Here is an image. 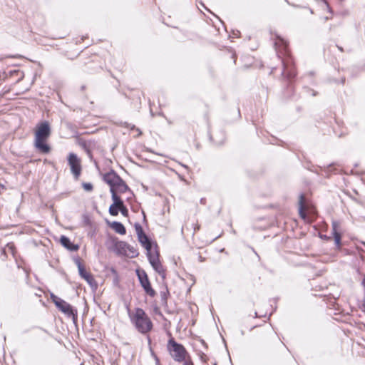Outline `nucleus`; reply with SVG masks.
<instances>
[{"label":"nucleus","mask_w":365,"mask_h":365,"mask_svg":"<svg viewBox=\"0 0 365 365\" xmlns=\"http://www.w3.org/2000/svg\"><path fill=\"white\" fill-rule=\"evenodd\" d=\"M251 332L256 346L261 351L276 354L284 351V345L270 324L264 322L261 325L254 326Z\"/></svg>","instance_id":"obj_1"},{"label":"nucleus","mask_w":365,"mask_h":365,"mask_svg":"<svg viewBox=\"0 0 365 365\" xmlns=\"http://www.w3.org/2000/svg\"><path fill=\"white\" fill-rule=\"evenodd\" d=\"M51 134V126L48 121L36 125L34 130V146L39 153L48 154L51 152V147L48 143Z\"/></svg>","instance_id":"obj_2"},{"label":"nucleus","mask_w":365,"mask_h":365,"mask_svg":"<svg viewBox=\"0 0 365 365\" xmlns=\"http://www.w3.org/2000/svg\"><path fill=\"white\" fill-rule=\"evenodd\" d=\"M128 316L135 329L142 334H149L153 329V323L147 313L140 307L128 311Z\"/></svg>","instance_id":"obj_3"},{"label":"nucleus","mask_w":365,"mask_h":365,"mask_svg":"<svg viewBox=\"0 0 365 365\" xmlns=\"http://www.w3.org/2000/svg\"><path fill=\"white\" fill-rule=\"evenodd\" d=\"M138 238L142 246L146 250L148 258L153 269L159 274L164 273L165 269L160 261L159 254L157 252L152 251V244L144 232L141 226L138 225L135 227Z\"/></svg>","instance_id":"obj_4"},{"label":"nucleus","mask_w":365,"mask_h":365,"mask_svg":"<svg viewBox=\"0 0 365 365\" xmlns=\"http://www.w3.org/2000/svg\"><path fill=\"white\" fill-rule=\"evenodd\" d=\"M298 212L305 223H312L318 217V212L313 202L302 193L299 197Z\"/></svg>","instance_id":"obj_5"},{"label":"nucleus","mask_w":365,"mask_h":365,"mask_svg":"<svg viewBox=\"0 0 365 365\" xmlns=\"http://www.w3.org/2000/svg\"><path fill=\"white\" fill-rule=\"evenodd\" d=\"M103 179L110 186L112 197H120V194H123L129 190L125 182L113 170L104 174Z\"/></svg>","instance_id":"obj_6"},{"label":"nucleus","mask_w":365,"mask_h":365,"mask_svg":"<svg viewBox=\"0 0 365 365\" xmlns=\"http://www.w3.org/2000/svg\"><path fill=\"white\" fill-rule=\"evenodd\" d=\"M167 350L172 359L178 363H182L190 355L185 347L178 343L173 336L168 341Z\"/></svg>","instance_id":"obj_7"},{"label":"nucleus","mask_w":365,"mask_h":365,"mask_svg":"<svg viewBox=\"0 0 365 365\" xmlns=\"http://www.w3.org/2000/svg\"><path fill=\"white\" fill-rule=\"evenodd\" d=\"M51 299L56 307L67 317H72L74 319L77 317V310L74 309L70 304L53 294H51Z\"/></svg>","instance_id":"obj_8"},{"label":"nucleus","mask_w":365,"mask_h":365,"mask_svg":"<svg viewBox=\"0 0 365 365\" xmlns=\"http://www.w3.org/2000/svg\"><path fill=\"white\" fill-rule=\"evenodd\" d=\"M135 273L145 292L150 297H154L156 295V292L152 287L150 281L145 271L142 269H137Z\"/></svg>","instance_id":"obj_9"},{"label":"nucleus","mask_w":365,"mask_h":365,"mask_svg":"<svg viewBox=\"0 0 365 365\" xmlns=\"http://www.w3.org/2000/svg\"><path fill=\"white\" fill-rule=\"evenodd\" d=\"M200 224L195 216L189 217L182 227V232L187 236L193 237L200 230Z\"/></svg>","instance_id":"obj_10"},{"label":"nucleus","mask_w":365,"mask_h":365,"mask_svg":"<svg viewBox=\"0 0 365 365\" xmlns=\"http://www.w3.org/2000/svg\"><path fill=\"white\" fill-rule=\"evenodd\" d=\"M68 163L71 168V172L74 178L78 180L81 174L82 165L81 160L78 155L73 153H71L68 155Z\"/></svg>","instance_id":"obj_11"},{"label":"nucleus","mask_w":365,"mask_h":365,"mask_svg":"<svg viewBox=\"0 0 365 365\" xmlns=\"http://www.w3.org/2000/svg\"><path fill=\"white\" fill-rule=\"evenodd\" d=\"M78 268L81 277L84 279L91 287L96 288L98 284L93 274L90 272L87 271L85 266L80 262H78Z\"/></svg>","instance_id":"obj_12"},{"label":"nucleus","mask_w":365,"mask_h":365,"mask_svg":"<svg viewBox=\"0 0 365 365\" xmlns=\"http://www.w3.org/2000/svg\"><path fill=\"white\" fill-rule=\"evenodd\" d=\"M344 233V230L341 227L340 222H332V235L334 237V242L338 247L341 246V236Z\"/></svg>","instance_id":"obj_13"},{"label":"nucleus","mask_w":365,"mask_h":365,"mask_svg":"<svg viewBox=\"0 0 365 365\" xmlns=\"http://www.w3.org/2000/svg\"><path fill=\"white\" fill-rule=\"evenodd\" d=\"M277 52L279 56L289 57L290 52L287 42L281 38H277L275 42Z\"/></svg>","instance_id":"obj_14"},{"label":"nucleus","mask_w":365,"mask_h":365,"mask_svg":"<svg viewBox=\"0 0 365 365\" xmlns=\"http://www.w3.org/2000/svg\"><path fill=\"white\" fill-rule=\"evenodd\" d=\"M78 144L81 146L89 155L91 156V150L96 147V142L93 140H85L83 138H79L78 140Z\"/></svg>","instance_id":"obj_15"},{"label":"nucleus","mask_w":365,"mask_h":365,"mask_svg":"<svg viewBox=\"0 0 365 365\" xmlns=\"http://www.w3.org/2000/svg\"><path fill=\"white\" fill-rule=\"evenodd\" d=\"M6 78H11L12 81L17 83L24 78L22 71L16 68L11 69L6 73Z\"/></svg>","instance_id":"obj_16"},{"label":"nucleus","mask_w":365,"mask_h":365,"mask_svg":"<svg viewBox=\"0 0 365 365\" xmlns=\"http://www.w3.org/2000/svg\"><path fill=\"white\" fill-rule=\"evenodd\" d=\"M60 243L63 247L70 251H78L79 250V246L78 245H75L71 242L70 240L64 235H62L60 237Z\"/></svg>","instance_id":"obj_17"},{"label":"nucleus","mask_w":365,"mask_h":365,"mask_svg":"<svg viewBox=\"0 0 365 365\" xmlns=\"http://www.w3.org/2000/svg\"><path fill=\"white\" fill-rule=\"evenodd\" d=\"M113 203L109 207V213L112 216H117L118 215V212L120 211V207H118V203L121 202L120 197H112Z\"/></svg>","instance_id":"obj_18"},{"label":"nucleus","mask_w":365,"mask_h":365,"mask_svg":"<svg viewBox=\"0 0 365 365\" xmlns=\"http://www.w3.org/2000/svg\"><path fill=\"white\" fill-rule=\"evenodd\" d=\"M109 227L113 230L116 233L120 235H125L126 230L125 226L119 222H113L109 223Z\"/></svg>","instance_id":"obj_19"},{"label":"nucleus","mask_w":365,"mask_h":365,"mask_svg":"<svg viewBox=\"0 0 365 365\" xmlns=\"http://www.w3.org/2000/svg\"><path fill=\"white\" fill-rule=\"evenodd\" d=\"M288 63V60L286 61L283 60V64L284 66V70L283 71V75L286 76L287 78L292 79L296 76V71L294 68H291L289 71L287 69V64Z\"/></svg>","instance_id":"obj_20"},{"label":"nucleus","mask_w":365,"mask_h":365,"mask_svg":"<svg viewBox=\"0 0 365 365\" xmlns=\"http://www.w3.org/2000/svg\"><path fill=\"white\" fill-rule=\"evenodd\" d=\"M225 58H230L232 61V64L235 65L237 56L235 51H233L232 50H229L225 55Z\"/></svg>","instance_id":"obj_21"},{"label":"nucleus","mask_w":365,"mask_h":365,"mask_svg":"<svg viewBox=\"0 0 365 365\" xmlns=\"http://www.w3.org/2000/svg\"><path fill=\"white\" fill-rule=\"evenodd\" d=\"M294 91H295V88H294V85L292 84V82H289L287 86V88H286V96L287 97H291L294 95Z\"/></svg>","instance_id":"obj_22"},{"label":"nucleus","mask_w":365,"mask_h":365,"mask_svg":"<svg viewBox=\"0 0 365 365\" xmlns=\"http://www.w3.org/2000/svg\"><path fill=\"white\" fill-rule=\"evenodd\" d=\"M118 207H120V212L124 217H128V210L125 207L123 203V201L121 200V202L118 203Z\"/></svg>","instance_id":"obj_23"},{"label":"nucleus","mask_w":365,"mask_h":365,"mask_svg":"<svg viewBox=\"0 0 365 365\" xmlns=\"http://www.w3.org/2000/svg\"><path fill=\"white\" fill-rule=\"evenodd\" d=\"M10 252L13 257H14L15 255V253H16V247L14 245V244H8L4 250V253H6V252Z\"/></svg>","instance_id":"obj_24"},{"label":"nucleus","mask_w":365,"mask_h":365,"mask_svg":"<svg viewBox=\"0 0 365 365\" xmlns=\"http://www.w3.org/2000/svg\"><path fill=\"white\" fill-rule=\"evenodd\" d=\"M197 356H199L200 359L201 360V361L204 364H207L209 361V357L207 356V355L202 352V351H198L197 352Z\"/></svg>","instance_id":"obj_25"},{"label":"nucleus","mask_w":365,"mask_h":365,"mask_svg":"<svg viewBox=\"0 0 365 365\" xmlns=\"http://www.w3.org/2000/svg\"><path fill=\"white\" fill-rule=\"evenodd\" d=\"M82 187L87 192H91L93 189V185L90 182H83Z\"/></svg>","instance_id":"obj_26"},{"label":"nucleus","mask_w":365,"mask_h":365,"mask_svg":"<svg viewBox=\"0 0 365 365\" xmlns=\"http://www.w3.org/2000/svg\"><path fill=\"white\" fill-rule=\"evenodd\" d=\"M140 92L139 91H134V93L133 95L135 96L137 98H136V101H135V103L138 105H140L141 104V98H140Z\"/></svg>","instance_id":"obj_27"},{"label":"nucleus","mask_w":365,"mask_h":365,"mask_svg":"<svg viewBox=\"0 0 365 365\" xmlns=\"http://www.w3.org/2000/svg\"><path fill=\"white\" fill-rule=\"evenodd\" d=\"M183 365H195L190 355H189L188 358H186V359L182 362Z\"/></svg>","instance_id":"obj_28"},{"label":"nucleus","mask_w":365,"mask_h":365,"mask_svg":"<svg viewBox=\"0 0 365 365\" xmlns=\"http://www.w3.org/2000/svg\"><path fill=\"white\" fill-rule=\"evenodd\" d=\"M345 81H346V78L345 76H342L341 78H340V81H336V83H340L341 85H344L345 83Z\"/></svg>","instance_id":"obj_29"},{"label":"nucleus","mask_w":365,"mask_h":365,"mask_svg":"<svg viewBox=\"0 0 365 365\" xmlns=\"http://www.w3.org/2000/svg\"><path fill=\"white\" fill-rule=\"evenodd\" d=\"M88 38V36H83L81 37V40L77 39V40H76V41H77L78 43H81V42H83V41H84V39Z\"/></svg>","instance_id":"obj_30"},{"label":"nucleus","mask_w":365,"mask_h":365,"mask_svg":"<svg viewBox=\"0 0 365 365\" xmlns=\"http://www.w3.org/2000/svg\"><path fill=\"white\" fill-rule=\"evenodd\" d=\"M337 48L341 52H344V48L342 47L337 46Z\"/></svg>","instance_id":"obj_31"},{"label":"nucleus","mask_w":365,"mask_h":365,"mask_svg":"<svg viewBox=\"0 0 365 365\" xmlns=\"http://www.w3.org/2000/svg\"><path fill=\"white\" fill-rule=\"evenodd\" d=\"M148 341H149V343H150V341H151L150 338V337H148Z\"/></svg>","instance_id":"obj_32"}]
</instances>
